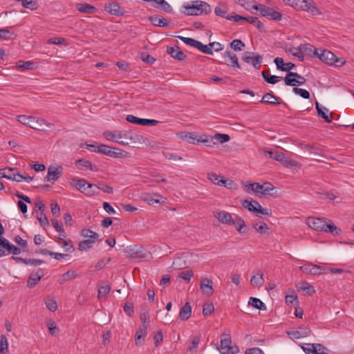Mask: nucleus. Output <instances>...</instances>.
Instances as JSON below:
<instances>
[{
	"mask_svg": "<svg viewBox=\"0 0 354 354\" xmlns=\"http://www.w3.org/2000/svg\"><path fill=\"white\" fill-rule=\"evenodd\" d=\"M180 40H182L185 44L189 45L190 46H193L196 48L198 41L189 37H185L183 36L178 37Z\"/></svg>",
	"mask_w": 354,
	"mask_h": 354,
	"instance_id": "obj_63",
	"label": "nucleus"
},
{
	"mask_svg": "<svg viewBox=\"0 0 354 354\" xmlns=\"http://www.w3.org/2000/svg\"><path fill=\"white\" fill-rule=\"evenodd\" d=\"M250 283L254 287H261L264 283V279L262 272L258 270L256 274L252 277Z\"/></svg>",
	"mask_w": 354,
	"mask_h": 354,
	"instance_id": "obj_29",
	"label": "nucleus"
},
{
	"mask_svg": "<svg viewBox=\"0 0 354 354\" xmlns=\"http://www.w3.org/2000/svg\"><path fill=\"white\" fill-rule=\"evenodd\" d=\"M300 50L303 52L304 55H313L317 57L318 55V52L316 48H315L312 45L308 44H301L299 46Z\"/></svg>",
	"mask_w": 354,
	"mask_h": 354,
	"instance_id": "obj_34",
	"label": "nucleus"
},
{
	"mask_svg": "<svg viewBox=\"0 0 354 354\" xmlns=\"http://www.w3.org/2000/svg\"><path fill=\"white\" fill-rule=\"evenodd\" d=\"M252 226L261 234H266V231L269 230L268 225L264 222L253 223Z\"/></svg>",
	"mask_w": 354,
	"mask_h": 354,
	"instance_id": "obj_45",
	"label": "nucleus"
},
{
	"mask_svg": "<svg viewBox=\"0 0 354 354\" xmlns=\"http://www.w3.org/2000/svg\"><path fill=\"white\" fill-rule=\"evenodd\" d=\"M111 290V287L108 284L101 286L98 288L97 297L99 299L106 296Z\"/></svg>",
	"mask_w": 354,
	"mask_h": 354,
	"instance_id": "obj_53",
	"label": "nucleus"
},
{
	"mask_svg": "<svg viewBox=\"0 0 354 354\" xmlns=\"http://www.w3.org/2000/svg\"><path fill=\"white\" fill-rule=\"evenodd\" d=\"M183 8L185 10L182 12L185 15L189 16H197L201 15H207L211 12L210 6L202 1H194L192 3V5H184Z\"/></svg>",
	"mask_w": 354,
	"mask_h": 354,
	"instance_id": "obj_3",
	"label": "nucleus"
},
{
	"mask_svg": "<svg viewBox=\"0 0 354 354\" xmlns=\"http://www.w3.org/2000/svg\"><path fill=\"white\" fill-rule=\"evenodd\" d=\"M213 281L207 277L203 278L200 283V288L203 294L207 297L213 295L214 289L212 287Z\"/></svg>",
	"mask_w": 354,
	"mask_h": 354,
	"instance_id": "obj_14",
	"label": "nucleus"
},
{
	"mask_svg": "<svg viewBox=\"0 0 354 354\" xmlns=\"http://www.w3.org/2000/svg\"><path fill=\"white\" fill-rule=\"evenodd\" d=\"M214 216L219 222L225 225H231L233 218L232 214L226 211L221 210L214 212Z\"/></svg>",
	"mask_w": 354,
	"mask_h": 354,
	"instance_id": "obj_15",
	"label": "nucleus"
},
{
	"mask_svg": "<svg viewBox=\"0 0 354 354\" xmlns=\"http://www.w3.org/2000/svg\"><path fill=\"white\" fill-rule=\"evenodd\" d=\"M0 245L8 252V254L17 255L21 253V250L14 245L10 244L6 239H0Z\"/></svg>",
	"mask_w": 354,
	"mask_h": 354,
	"instance_id": "obj_21",
	"label": "nucleus"
},
{
	"mask_svg": "<svg viewBox=\"0 0 354 354\" xmlns=\"http://www.w3.org/2000/svg\"><path fill=\"white\" fill-rule=\"evenodd\" d=\"M230 140V137L227 134L217 133L212 136L213 147L218 143H225Z\"/></svg>",
	"mask_w": 354,
	"mask_h": 354,
	"instance_id": "obj_39",
	"label": "nucleus"
},
{
	"mask_svg": "<svg viewBox=\"0 0 354 354\" xmlns=\"http://www.w3.org/2000/svg\"><path fill=\"white\" fill-rule=\"evenodd\" d=\"M61 167H56L53 166H50L48 168V174L45 177V180L47 182L49 181H56L62 175L61 172Z\"/></svg>",
	"mask_w": 354,
	"mask_h": 354,
	"instance_id": "obj_16",
	"label": "nucleus"
},
{
	"mask_svg": "<svg viewBox=\"0 0 354 354\" xmlns=\"http://www.w3.org/2000/svg\"><path fill=\"white\" fill-rule=\"evenodd\" d=\"M76 165L79 167L80 169H88L91 171H94L95 169L92 167V163L86 159H80L75 162Z\"/></svg>",
	"mask_w": 354,
	"mask_h": 354,
	"instance_id": "obj_50",
	"label": "nucleus"
},
{
	"mask_svg": "<svg viewBox=\"0 0 354 354\" xmlns=\"http://www.w3.org/2000/svg\"><path fill=\"white\" fill-rule=\"evenodd\" d=\"M104 137L109 141L118 142L122 145H126L129 143L127 138V131H106L103 133Z\"/></svg>",
	"mask_w": 354,
	"mask_h": 354,
	"instance_id": "obj_8",
	"label": "nucleus"
},
{
	"mask_svg": "<svg viewBox=\"0 0 354 354\" xmlns=\"http://www.w3.org/2000/svg\"><path fill=\"white\" fill-rule=\"evenodd\" d=\"M239 3L241 7L245 10L252 12V10H259V6L253 4V0H238Z\"/></svg>",
	"mask_w": 354,
	"mask_h": 354,
	"instance_id": "obj_40",
	"label": "nucleus"
},
{
	"mask_svg": "<svg viewBox=\"0 0 354 354\" xmlns=\"http://www.w3.org/2000/svg\"><path fill=\"white\" fill-rule=\"evenodd\" d=\"M58 245L62 247L65 252H71L74 250V248L72 241L70 240H66V235L63 234V238H59L57 240Z\"/></svg>",
	"mask_w": 354,
	"mask_h": 354,
	"instance_id": "obj_30",
	"label": "nucleus"
},
{
	"mask_svg": "<svg viewBox=\"0 0 354 354\" xmlns=\"http://www.w3.org/2000/svg\"><path fill=\"white\" fill-rule=\"evenodd\" d=\"M242 59L247 64H252L254 68L259 69L261 65L262 57L255 53L245 51L243 53Z\"/></svg>",
	"mask_w": 354,
	"mask_h": 354,
	"instance_id": "obj_9",
	"label": "nucleus"
},
{
	"mask_svg": "<svg viewBox=\"0 0 354 354\" xmlns=\"http://www.w3.org/2000/svg\"><path fill=\"white\" fill-rule=\"evenodd\" d=\"M17 171V168H10V167L3 168V178H7L9 180H12V178H15L14 177L15 171Z\"/></svg>",
	"mask_w": 354,
	"mask_h": 354,
	"instance_id": "obj_52",
	"label": "nucleus"
},
{
	"mask_svg": "<svg viewBox=\"0 0 354 354\" xmlns=\"http://www.w3.org/2000/svg\"><path fill=\"white\" fill-rule=\"evenodd\" d=\"M284 82L287 86H295L299 85V82H297L296 77L289 75V73H288L285 76Z\"/></svg>",
	"mask_w": 354,
	"mask_h": 354,
	"instance_id": "obj_54",
	"label": "nucleus"
},
{
	"mask_svg": "<svg viewBox=\"0 0 354 354\" xmlns=\"http://www.w3.org/2000/svg\"><path fill=\"white\" fill-rule=\"evenodd\" d=\"M261 102L263 103H265V104H273V105H277V104H281V102L279 101V98L271 93H266L263 96Z\"/></svg>",
	"mask_w": 354,
	"mask_h": 354,
	"instance_id": "obj_31",
	"label": "nucleus"
},
{
	"mask_svg": "<svg viewBox=\"0 0 354 354\" xmlns=\"http://www.w3.org/2000/svg\"><path fill=\"white\" fill-rule=\"evenodd\" d=\"M286 4L299 11H304L313 16H319L322 12L313 0H283Z\"/></svg>",
	"mask_w": 354,
	"mask_h": 354,
	"instance_id": "obj_2",
	"label": "nucleus"
},
{
	"mask_svg": "<svg viewBox=\"0 0 354 354\" xmlns=\"http://www.w3.org/2000/svg\"><path fill=\"white\" fill-rule=\"evenodd\" d=\"M33 66H34L33 62H30V61L24 62L22 60L17 62V65H16L17 68L19 70H24V69L31 70L33 68Z\"/></svg>",
	"mask_w": 354,
	"mask_h": 354,
	"instance_id": "obj_49",
	"label": "nucleus"
},
{
	"mask_svg": "<svg viewBox=\"0 0 354 354\" xmlns=\"http://www.w3.org/2000/svg\"><path fill=\"white\" fill-rule=\"evenodd\" d=\"M246 21L249 22L251 24H253L255 27H257L260 31H264V25L260 21L258 18L254 17H245Z\"/></svg>",
	"mask_w": 354,
	"mask_h": 354,
	"instance_id": "obj_44",
	"label": "nucleus"
},
{
	"mask_svg": "<svg viewBox=\"0 0 354 354\" xmlns=\"http://www.w3.org/2000/svg\"><path fill=\"white\" fill-rule=\"evenodd\" d=\"M301 148L310 153L319 154V149L313 145H301Z\"/></svg>",
	"mask_w": 354,
	"mask_h": 354,
	"instance_id": "obj_62",
	"label": "nucleus"
},
{
	"mask_svg": "<svg viewBox=\"0 0 354 354\" xmlns=\"http://www.w3.org/2000/svg\"><path fill=\"white\" fill-rule=\"evenodd\" d=\"M105 10L111 15L120 16L122 15L124 12L120 6L115 1H112L105 6Z\"/></svg>",
	"mask_w": 354,
	"mask_h": 354,
	"instance_id": "obj_22",
	"label": "nucleus"
},
{
	"mask_svg": "<svg viewBox=\"0 0 354 354\" xmlns=\"http://www.w3.org/2000/svg\"><path fill=\"white\" fill-rule=\"evenodd\" d=\"M76 8L79 12L87 14H93L97 10L94 6L88 3H77Z\"/></svg>",
	"mask_w": 354,
	"mask_h": 354,
	"instance_id": "obj_36",
	"label": "nucleus"
},
{
	"mask_svg": "<svg viewBox=\"0 0 354 354\" xmlns=\"http://www.w3.org/2000/svg\"><path fill=\"white\" fill-rule=\"evenodd\" d=\"M21 2L23 7L30 10H36L38 8V3L35 0H15Z\"/></svg>",
	"mask_w": 354,
	"mask_h": 354,
	"instance_id": "obj_47",
	"label": "nucleus"
},
{
	"mask_svg": "<svg viewBox=\"0 0 354 354\" xmlns=\"http://www.w3.org/2000/svg\"><path fill=\"white\" fill-rule=\"evenodd\" d=\"M218 349L219 351L223 354H236L239 351L237 346H232V340L230 332L227 333H223L221 335V344Z\"/></svg>",
	"mask_w": 354,
	"mask_h": 354,
	"instance_id": "obj_7",
	"label": "nucleus"
},
{
	"mask_svg": "<svg viewBox=\"0 0 354 354\" xmlns=\"http://www.w3.org/2000/svg\"><path fill=\"white\" fill-rule=\"evenodd\" d=\"M317 57L328 65L334 64L336 61V55L333 53L326 50H323L321 54L318 53Z\"/></svg>",
	"mask_w": 354,
	"mask_h": 354,
	"instance_id": "obj_18",
	"label": "nucleus"
},
{
	"mask_svg": "<svg viewBox=\"0 0 354 354\" xmlns=\"http://www.w3.org/2000/svg\"><path fill=\"white\" fill-rule=\"evenodd\" d=\"M147 326L145 324H143L141 327H140L136 333V345L141 346L144 341V338L147 335Z\"/></svg>",
	"mask_w": 354,
	"mask_h": 354,
	"instance_id": "obj_25",
	"label": "nucleus"
},
{
	"mask_svg": "<svg viewBox=\"0 0 354 354\" xmlns=\"http://www.w3.org/2000/svg\"><path fill=\"white\" fill-rule=\"evenodd\" d=\"M207 178L214 185H221V180H223L224 177L216 173L211 172L207 174Z\"/></svg>",
	"mask_w": 354,
	"mask_h": 354,
	"instance_id": "obj_51",
	"label": "nucleus"
},
{
	"mask_svg": "<svg viewBox=\"0 0 354 354\" xmlns=\"http://www.w3.org/2000/svg\"><path fill=\"white\" fill-rule=\"evenodd\" d=\"M300 346L306 354H317L320 348L322 349L321 344H301Z\"/></svg>",
	"mask_w": 354,
	"mask_h": 354,
	"instance_id": "obj_20",
	"label": "nucleus"
},
{
	"mask_svg": "<svg viewBox=\"0 0 354 354\" xmlns=\"http://www.w3.org/2000/svg\"><path fill=\"white\" fill-rule=\"evenodd\" d=\"M242 205L244 208L247 209L250 212H252L256 216L261 218V215H270L271 210L263 208L262 206L254 200H244L242 202Z\"/></svg>",
	"mask_w": 354,
	"mask_h": 354,
	"instance_id": "obj_5",
	"label": "nucleus"
},
{
	"mask_svg": "<svg viewBox=\"0 0 354 354\" xmlns=\"http://www.w3.org/2000/svg\"><path fill=\"white\" fill-rule=\"evenodd\" d=\"M224 58L227 62V64L233 68H239L240 65L238 62L237 56L231 51H226L224 53Z\"/></svg>",
	"mask_w": 354,
	"mask_h": 354,
	"instance_id": "obj_24",
	"label": "nucleus"
},
{
	"mask_svg": "<svg viewBox=\"0 0 354 354\" xmlns=\"http://www.w3.org/2000/svg\"><path fill=\"white\" fill-rule=\"evenodd\" d=\"M311 333V330L309 328H301L300 327L299 330H292L288 332V336L292 339H300L308 337Z\"/></svg>",
	"mask_w": 354,
	"mask_h": 354,
	"instance_id": "obj_17",
	"label": "nucleus"
},
{
	"mask_svg": "<svg viewBox=\"0 0 354 354\" xmlns=\"http://www.w3.org/2000/svg\"><path fill=\"white\" fill-rule=\"evenodd\" d=\"M151 24L156 26L166 27L169 24V22L165 18H163L159 15H153L149 18Z\"/></svg>",
	"mask_w": 354,
	"mask_h": 354,
	"instance_id": "obj_32",
	"label": "nucleus"
},
{
	"mask_svg": "<svg viewBox=\"0 0 354 354\" xmlns=\"http://www.w3.org/2000/svg\"><path fill=\"white\" fill-rule=\"evenodd\" d=\"M167 52L171 55V57L179 61H183L186 58L185 53L180 50V48L178 46L168 47Z\"/></svg>",
	"mask_w": 354,
	"mask_h": 354,
	"instance_id": "obj_23",
	"label": "nucleus"
},
{
	"mask_svg": "<svg viewBox=\"0 0 354 354\" xmlns=\"http://www.w3.org/2000/svg\"><path fill=\"white\" fill-rule=\"evenodd\" d=\"M69 183L83 194L84 192V189H86L87 185V181L84 178H73L69 180Z\"/></svg>",
	"mask_w": 354,
	"mask_h": 354,
	"instance_id": "obj_27",
	"label": "nucleus"
},
{
	"mask_svg": "<svg viewBox=\"0 0 354 354\" xmlns=\"http://www.w3.org/2000/svg\"><path fill=\"white\" fill-rule=\"evenodd\" d=\"M15 34L11 32L8 28L0 29V38L2 39H12L15 37Z\"/></svg>",
	"mask_w": 354,
	"mask_h": 354,
	"instance_id": "obj_43",
	"label": "nucleus"
},
{
	"mask_svg": "<svg viewBox=\"0 0 354 354\" xmlns=\"http://www.w3.org/2000/svg\"><path fill=\"white\" fill-rule=\"evenodd\" d=\"M193 275H194L193 271L188 270L180 272L179 273L178 277L189 282L190 281L191 278L193 277Z\"/></svg>",
	"mask_w": 354,
	"mask_h": 354,
	"instance_id": "obj_60",
	"label": "nucleus"
},
{
	"mask_svg": "<svg viewBox=\"0 0 354 354\" xmlns=\"http://www.w3.org/2000/svg\"><path fill=\"white\" fill-rule=\"evenodd\" d=\"M77 277V274L75 270H69L66 272L62 274L59 279L58 280V283L59 284H64V283L75 279Z\"/></svg>",
	"mask_w": 354,
	"mask_h": 354,
	"instance_id": "obj_35",
	"label": "nucleus"
},
{
	"mask_svg": "<svg viewBox=\"0 0 354 354\" xmlns=\"http://www.w3.org/2000/svg\"><path fill=\"white\" fill-rule=\"evenodd\" d=\"M162 154L164 157L169 160H182L183 158L180 156H178L176 153H171L169 151H163Z\"/></svg>",
	"mask_w": 354,
	"mask_h": 354,
	"instance_id": "obj_64",
	"label": "nucleus"
},
{
	"mask_svg": "<svg viewBox=\"0 0 354 354\" xmlns=\"http://www.w3.org/2000/svg\"><path fill=\"white\" fill-rule=\"evenodd\" d=\"M37 218L39 221L40 225L43 227H45L46 226H48L49 225L48 221L46 216H45V214L43 212H37Z\"/></svg>",
	"mask_w": 354,
	"mask_h": 354,
	"instance_id": "obj_59",
	"label": "nucleus"
},
{
	"mask_svg": "<svg viewBox=\"0 0 354 354\" xmlns=\"http://www.w3.org/2000/svg\"><path fill=\"white\" fill-rule=\"evenodd\" d=\"M261 75L266 82L272 84H276L282 79V77L279 76L268 75L265 71H263Z\"/></svg>",
	"mask_w": 354,
	"mask_h": 354,
	"instance_id": "obj_46",
	"label": "nucleus"
},
{
	"mask_svg": "<svg viewBox=\"0 0 354 354\" xmlns=\"http://www.w3.org/2000/svg\"><path fill=\"white\" fill-rule=\"evenodd\" d=\"M100 189V186L87 182L86 189H84V194L88 196L98 195Z\"/></svg>",
	"mask_w": 354,
	"mask_h": 354,
	"instance_id": "obj_38",
	"label": "nucleus"
},
{
	"mask_svg": "<svg viewBox=\"0 0 354 354\" xmlns=\"http://www.w3.org/2000/svg\"><path fill=\"white\" fill-rule=\"evenodd\" d=\"M292 91L295 94L300 95L301 97L304 99L310 98V93L306 89L295 87L293 88Z\"/></svg>",
	"mask_w": 354,
	"mask_h": 354,
	"instance_id": "obj_61",
	"label": "nucleus"
},
{
	"mask_svg": "<svg viewBox=\"0 0 354 354\" xmlns=\"http://www.w3.org/2000/svg\"><path fill=\"white\" fill-rule=\"evenodd\" d=\"M196 48L199 50H201L202 53L208 54V55H212L213 51L212 49L209 46L204 45L201 41H198Z\"/></svg>",
	"mask_w": 354,
	"mask_h": 354,
	"instance_id": "obj_58",
	"label": "nucleus"
},
{
	"mask_svg": "<svg viewBox=\"0 0 354 354\" xmlns=\"http://www.w3.org/2000/svg\"><path fill=\"white\" fill-rule=\"evenodd\" d=\"M230 225H234L241 234L247 233L248 227L245 223V221L241 217L239 216H236L235 218H233L232 223Z\"/></svg>",
	"mask_w": 354,
	"mask_h": 354,
	"instance_id": "obj_19",
	"label": "nucleus"
},
{
	"mask_svg": "<svg viewBox=\"0 0 354 354\" xmlns=\"http://www.w3.org/2000/svg\"><path fill=\"white\" fill-rule=\"evenodd\" d=\"M17 120L21 124L28 126L35 130H41L42 124H44L48 127L50 124L45 120H39L33 116H27L25 115H19L17 116Z\"/></svg>",
	"mask_w": 354,
	"mask_h": 354,
	"instance_id": "obj_6",
	"label": "nucleus"
},
{
	"mask_svg": "<svg viewBox=\"0 0 354 354\" xmlns=\"http://www.w3.org/2000/svg\"><path fill=\"white\" fill-rule=\"evenodd\" d=\"M249 304L259 310H266V305L259 299L255 297H250Z\"/></svg>",
	"mask_w": 354,
	"mask_h": 354,
	"instance_id": "obj_48",
	"label": "nucleus"
},
{
	"mask_svg": "<svg viewBox=\"0 0 354 354\" xmlns=\"http://www.w3.org/2000/svg\"><path fill=\"white\" fill-rule=\"evenodd\" d=\"M214 12L217 16L225 19H227V17H229V15H227V8L224 6L218 5L215 8Z\"/></svg>",
	"mask_w": 354,
	"mask_h": 354,
	"instance_id": "obj_57",
	"label": "nucleus"
},
{
	"mask_svg": "<svg viewBox=\"0 0 354 354\" xmlns=\"http://www.w3.org/2000/svg\"><path fill=\"white\" fill-rule=\"evenodd\" d=\"M201 335L200 333L190 337L191 346L189 348L190 354H196L201 342Z\"/></svg>",
	"mask_w": 354,
	"mask_h": 354,
	"instance_id": "obj_28",
	"label": "nucleus"
},
{
	"mask_svg": "<svg viewBox=\"0 0 354 354\" xmlns=\"http://www.w3.org/2000/svg\"><path fill=\"white\" fill-rule=\"evenodd\" d=\"M126 120L127 122H129L130 123L138 124L144 125V126H146V125L155 126L159 123V121L156 120L139 118L133 115H128L127 116Z\"/></svg>",
	"mask_w": 354,
	"mask_h": 354,
	"instance_id": "obj_13",
	"label": "nucleus"
},
{
	"mask_svg": "<svg viewBox=\"0 0 354 354\" xmlns=\"http://www.w3.org/2000/svg\"><path fill=\"white\" fill-rule=\"evenodd\" d=\"M192 315V307L189 302H186L185 304L180 308L179 312V317L183 320H187Z\"/></svg>",
	"mask_w": 354,
	"mask_h": 354,
	"instance_id": "obj_33",
	"label": "nucleus"
},
{
	"mask_svg": "<svg viewBox=\"0 0 354 354\" xmlns=\"http://www.w3.org/2000/svg\"><path fill=\"white\" fill-rule=\"evenodd\" d=\"M44 303L47 308L52 312H55L57 309V301L53 297H47L45 298Z\"/></svg>",
	"mask_w": 354,
	"mask_h": 354,
	"instance_id": "obj_42",
	"label": "nucleus"
},
{
	"mask_svg": "<svg viewBox=\"0 0 354 354\" xmlns=\"http://www.w3.org/2000/svg\"><path fill=\"white\" fill-rule=\"evenodd\" d=\"M248 187V189H251L254 192L260 193L263 195L268 194L274 188V186L268 182H266L263 185L258 183H250Z\"/></svg>",
	"mask_w": 354,
	"mask_h": 354,
	"instance_id": "obj_11",
	"label": "nucleus"
},
{
	"mask_svg": "<svg viewBox=\"0 0 354 354\" xmlns=\"http://www.w3.org/2000/svg\"><path fill=\"white\" fill-rule=\"evenodd\" d=\"M42 276L43 271L41 270H39L36 272L31 273L27 282L28 286L29 288H33L37 282L40 281Z\"/></svg>",
	"mask_w": 354,
	"mask_h": 354,
	"instance_id": "obj_26",
	"label": "nucleus"
},
{
	"mask_svg": "<svg viewBox=\"0 0 354 354\" xmlns=\"http://www.w3.org/2000/svg\"><path fill=\"white\" fill-rule=\"evenodd\" d=\"M306 224L315 230L329 232L333 235H338L341 232L330 220L326 218L308 217Z\"/></svg>",
	"mask_w": 354,
	"mask_h": 354,
	"instance_id": "obj_1",
	"label": "nucleus"
},
{
	"mask_svg": "<svg viewBox=\"0 0 354 354\" xmlns=\"http://www.w3.org/2000/svg\"><path fill=\"white\" fill-rule=\"evenodd\" d=\"M129 143L127 145H132L135 148H141L143 145H146L147 138L141 135L127 132V138Z\"/></svg>",
	"mask_w": 354,
	"mask_h": 354,
	"instance_id": "obj_10",
	"label": "nucleus"
},
{
	"mask_svg": "<svg viewBox=\"0 0 354 354\" xmlns=\"http://www.w3.org/2000/svg\"><path fill=\"white\" fill-rule=\"evenodd\" d=\"M259 10L263 17H266L269 19L279 21L281 19V15L280 12L274 10V9L263 6L261 4L258 5Z\"/></svg>",
	"mask_w": 354,
	"mask_h": 354,
	"instance_id": "obj_12",
	"label": "nucleus"
},
{
	"mask_svg": "<svg viewBox=\"0 0 354 354\" xmlns=\"http://www.w3.org/2000/svg\"><path fill=\"white\" fill-rule=\"evenodd\" d=\"M297 288L299 290H301L305 292L306 295H311L315 293L314 288L306 281H301L297 285Z\"/></svg>",
	"mask_w": 354,
	"mask_h": 354,
	"instance_id": "obj_37",
	"label": "nucleus"
},
{
	"mask_svg": "<svg viewBox=\"0 0 354 354\" xmlns=\"http://www.w3.org/2000/svg\"><path fill=\"white\" fill-rule=\"evenodd\" d=\"M81 235L86 239L82 241L79 243L78 249L80 251L86 250L93 248L94 243L99 237L98 234L89 229H83L81 231Z\"/></svg>",
	"mask_w": 354,
	"mask_h": 354,
	"instance_id": "obj_4",
	"label": "nucleus"
},
{
	"mask_svg": "<svg viewBox=\"0 0 354 354\" xmlns=\"http://www.w3.org/2000/svg\"><path fill=\"white\" fill-rule=\"evenodd\" d=\"M197 142L206 143L208 147H213L212 136L203 135L196 138Z\"/></svg>",
	"mask_w": 354,
	"mask_h": 354,
	"instance_id": "obj_55",
	"label": "nucleus"
},
{
	"mask_svg": "<svg viewBox=\"0 0 354 354\" xmlns=\"http://www.w3.org/2000/svg\"><path fill=\"white\" fill-rule=\"evenodd\" d=\"M162 196L160 194H154L153 195L150 194H145L143 195V199L147 202L149 205L160 203Z\"/></svg>",
	"mask_w": 354,
	"mask_h": 354,
	"instance_id": "obj_41",
	"label": "nucleus"
},
{
	"mask_svg": "<svg viewBox=\"0 0 354 354\" xmlns=\"http://www.w3.org/2000/svg\"><path fill=\"white\" fill-rule=\"evenodd\" d=\"M230 46L232 49L236 51H241L242 48L245 46V44L240 39H234L231 44Z\"/></svg>",
	"mask_w": 354,
	"mask_h": 354,
	"instance_id": "obj_56",
	"label": "nucleus"
}]
</instances>
